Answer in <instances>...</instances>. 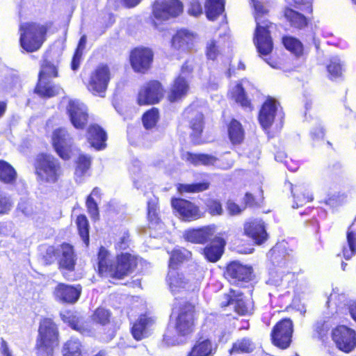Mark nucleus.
<instances>
[{"label": "nucleus", "mask_w": 356, "mask_h": 356, "mask_svg": "<svg viewBox=\"0 0 356 356\" xmlns=\"http://www.w3.org/2000/svg\"><path fill=\"white\" fill-rule=\"evenodd\" d=\"M195 35L186 29H179L171 38V47L175 50L188 52L194 47Z\"/></svg>", "instance_id": "nucleus-29"}, {"label": "nucleus", "mask_w": 356, "mask_h": 356, "mask_svg": "<svg viewBox=\"0 0 356 356\" xmlns=\"http://www.w3.org/2000/svg\"><path fill=\"white\" fill-rule=\"evenodd\" d=\"M197 323L198 311L195 303L185 300L173 304L162 342L168 346L180 344L195 333Z\"/></svg>", "instance_id": "nucleus-1"}, {"label": "nucleus", "mask_w": 356, "mask_h": 356, "mask_svg": "<svg viewBox=\"0 0 356 356\" xmlns=\"http://www.w3.org/2000/svg\"><path fill=\"white\" fill-rule=\"evenodd\" d=\"M234 311L241 316H250L254 312V303L243 297V293L235 295Z\"/></svg>", "instance_id": "nucleus-38"}, {"label": "nucleus", "mask_w": 356, "mask_h": 356, "mask_svg": "<svg viewBox=\"0 0 356 356\" xmlns=\"http://www.w3.org/2000/svg\"><path fill=\"white\" fill-rule=\"evenodd\" d=\"M293 196V207L299 208L306 205L314 200L313 195L303 184H296L291 188Z\"/></svg>", "instance_id": "nucleus-32"}, {"label": "nucleus", "mask_w": 356, "mask_h": 356, "mask_svg": "<svg viewBox=\"0 0 356 356\" xmlns=\"http://www.w3.org/2000/svg\"><path fill=\"white\" fill-rule=\"evenodd\" d=\"M54 149L58 156L64 161H67L71 158V149L64 145L56 147Z\"/></svg>", "instance_id": "nucleus-63"}, {"label": "nucleus", "mask_w": 356, "mask_h": 356, "mask_svg": "<svg viewBox=\"0 0 356 356\" xmlns=\"http://www.w3.org/2000/svg\"><path fill=\"white\" fill-rule=\"evenodd\" d=\"M154 60V52L149 47L136 46L131 48L129 53V63L136 74H147L153 67Z\"/></svg>", "instance_id": "nucleus-12"}, {"label": "nucleus", "mask_w": 356, "mask_h": 356, "mask_svg": "<svg viewBox=\"0 0 356 356\" xmlns=\"http://www.w3.org/2000/svg\"><path fill=\"white\" fill-rule=\"evenodd\" d=\"M293 6L300 10L302 12L305 13L312 14V3L311 1H300L297 0H293Z\"/></svg>", "instance_id": "nucleus-62"}, {"label": "nucleus", "mask_w": 356, "mask_h": 356, "mask_svg": "<svg viewBox=\"0 0 356 356\" xmlns=\"http://www.w3.org/2000/svg\"><path fill=\"white\" fill-rule=\"evenodd\" d=\"M160 119V111L156 107H152L143 113L141 120L144 128L150 130L156 127Z\"/></svg>", "instance_id": "nucleus-43"}, {"label": "nucleus", "mask_w": 356, "mask_h": 356, "mask_svg": "<svg viewBox=\"0 0 356 356\" xmlns=\"http://www.w3.org/2000/svg\"><path fill=\"white\" fill-rule=\"evenodd\" d=\"M97 260L99 277L113 284L128 277L138 266V258L136 256L129 252H122L111 259L109 252L104 246L99 248Z\"/></svg>", "instance_id": "nucleus-2"}, {"label": "nucleus", "mask_w": 356, "mask_h": 356, "mask_svg": "<svg viewBox=\"0 0 356 356\" xmlns=\"http://www.w3.org/2000/svg\"><path fill=\"white\" fill-rule=\"evenodd\" d=\"M225 0H206L204 12L210 21L216 20L225 11Z\"/></svg>", "instance_id": "nucleus-37"}, {"label": "nucleus", "mask_w": 356, "mask_h": 356, "mask_svg": "<svg viewBox=\"0 0 356 356\" xmlns=\"http://www.w3.org/2000/svg\"><path fill=\"white\" fill-rule=\"evenodd\" d=\"M184 11V4L180 0L155 1L152 6V15L160 22L168 21L179 17Z\"/></svg>", "instance_id": "nucleus-16"}, {"label": "nucleus", "mask_w": 356, "mask_h": 356, "mask_svg": "<svg viewBox=\"0 0 356 356\" xmlns=\"http://www.w3.org/2000/svg\"><path fill=\"white\" fill-rule=\"evenodd\" d=\"M256 23L252 41L260 56L270 55L274 47L271 29L274 24L270 19L269 9L265 0H250Z\"/></svg>", "instance_id": "nucleus-3"}, {"label": "nucleus", "mask_w": 356, "mask_h": 356, "mask_svg": "<svg viewBox=\"0 0 356 356\" xmlns=\"http://www.w3.org/2000/svg\"><path fill=\"white\" fill-rule=\"evenodd\" d=\"M189 89V83L186 79L179 75L170 84L166 99L170 104L181 102L187 96Z\"/></svg>", "instance_id": "nucleus-25"}, {"label": "nucleus", "mask_w": 356, "mask_h": 356, "mask_svg": "<svg viewBox=\"0 0 356 356\" xmlns=\"http://www.w3.org/2000/svg\"><path fill=\"white\" fill-rule=\"evenodd\" d=\"M227 241L222 233H218L212 241L201 249V254L209 262L216 263L225 253Z\"/></svg>", "instance_id": "nucleus-21"}, {"label": "nucleus", "mask_w": 356, "mask_h": 356, "mask_svg": "<svg viewBox=\"0 0 356 356\" xmlns=\"http://www.w3.org/2000/svg\"><path fill=\"white\" fill-rule=\"evenodd\" d=\"M186 250L175 248L170 252L168 268L169 269H177L179 264L186 260L187 257L184 252Z\"/></svg>", "instance_id": "nucleus-51"}, {"label": "nucleus", "mask_w": 356, "mask_h": 356, "mask_svg": "<svg viewBox=\"0 0 356 356\" xmlns=\"http://www.w3.org/2000/svg\"><path fill=\"white\" fill-rule=\"evenodd\" d=\"M326 170L327 175L332 179L341 177L344 172L343 166L339 162L328 165Z\"/></svg>", "instance_id": "nucleus-57"}, {"label": "nucleus", "mask_w": 356, "mask_h": 356, "mask_svg": "<svg viewBox=\"0 0 356 356\" xmlns=\"http://www.w3.org/2000/svg\"><path fill=\"white\" fill-rule=\"evenodd\" d=\"M264 202V191L261 186L245 192L241 200V204L245 209H257L261 207Z\"/></svg>", "instance_id": "nucleus-33"}, {"label": "nucleus", "mask_w": 356, "mask_h": 356, "mask_svg": "<svg viewBox=\"0 0 356 356\" xmlns=\"http://www.w3.org/2000/svg\"><path fill=\"white\" fill-rule=\"evenodd\" d=\"M188 13L194 17H198L202 13V7L198 0H193L190 2Z\"/></svg>", "instance_id": "nucleus-61"}, {"label": "nucleus", "mask_w": 356, "mask_h": 356, "mask_svg": "<svg viewBox=\"0 0 356 356\" xmlns=\"http://www.w3.org/2000/svg\"><path fill=\"white\" fill-rule=\"evenodd\" d=\"M327 76L332 81L340 79L343 76V67L340 60L337 58H332L329 60L326 66Z\"/></svg>", "instance_id": "nucleus-47"}, {"label": "nucleus", "mask_w": 356, "mask_h": 356, "mask_svg": "<svg viewBox=\"0 0 356 356\" xmlns=\"http://www.w3.org/2000/svg\"><path fill=\"white\" fill-rule=\"evenodd\" d=\"M206 211L211 216H221L223 213V208L221 202L215 198H209L205 202Z\"/></svg>", "instance_id": "nucleus-52"}, {"label": "nucleus", "mask_w": 356, "mask_h": 356, "mask_svg": "<svg viewBox=\"0 0 356 356\" xmlns=\"http://www.w3.org/2000/svg\"><path fill=\"white\" fill-rule=\"evenodd\" d=\"M170 204L174 213L186 222L197 220L203 216L200 207L194 202L182 198L172 197Z\"/></svg>", "instance_id": "nucleus-18"}, {"label": "nucleus", "mask_w": 356, "mask_h": 356, "mask_svg": "<svg viewBox=\"0 0 356 356\" xmlns=\"http://www.w3.org/2000/svg\"><path fill=\"white\" fill-rule=\"evenodd\" d=\"M92 158L87 154H79L75 161L74 173L79 177L84 176L90 170Z\"/></svg>", "instance_id": "nucleus-45"}, {"label": "nucleus", "mask_w": 356, "mask_h": 356, "mask_svg": "<svg viewBox=\"0 0 356 356\" xmlns=\"http://www.w3.org/2000/svg\"><path fill=\"white\" fill-rule=\"evenodd\" d=\"M68 119L77 130H85L89 124V108L86 104L78 99H70L66 106Z\"/></svg>", "instance_id": "nucleus-15"}, {"label": "nucleus", "mask_w": 356, "mask_h": 356, "mask_svg": "<svg viewBox=\"0 0 356 356\" xmlns=\"http://www.w3.org/2000/svg\"><path fill=\"white\" fill-rule=\"evenodd\" d=\"M52 22L40 24L34 22L22 23L19 26V44L23 51L31 54L39 51L47 40Z\"/></svg>", "instance_id": "nucleus-5"}, {"label": "nucleus", "mask_w": 356, "mask_h": 356, "mask_svg": "<svg viewBox=\"0 0 356 356\" xmlns=\"http://www.w3.org/2000/svg\"><path fill=\"white\" fill-rule=\"evenodd\" d=\"M186 161L195 166L200 165L204 166H213L216 164L218 159L216 156L209 154L187 152L186 153Z\"/></svg>", "instance_id": "nucleus-36"}, {"label": "nucleus", "mask_w": 356, "mask_h": 356, "mask_svg": "<svg viewBox=\"0 0 356 356\" xmlns=\"http://www.w3.org/2000/svg\"><path fill=\"white\" fill-rule=\"evenodd\" d=\"M314 333L316 337L321 340L325 341L327 339L330 327L325 321H318L314 324Z\"/></svg>", "instance_id": "nucleus-56"}, {"label": "nucleus", "mask_w": 356, "mask_h": 356, "mask_svg": "<svg viewBox=\"0 0 356 356\" xmlns=\"http://www.w3.org/2000/svg\"><path fill=\"white\" fill-rule=\"evenodd\" d=\"M222 276L229 284L241 288L246 286L255 277L251 265L238 260L230 261L225 264Z\"/></svg>", "instance_id": "nucleus-10"}, {"label": "nucleus", "mask_w": 356, "mask_h": 356, "mask_svg": "<svg viewBox=\"0 0 356 356\" xmlns=\"http://www.w3.org/2000/svg\"><path fill=\"white\" fill-rule=\"evenodd\" d=\"M216 230V225L211 224L197 228H189L184 231L183 236L187 242L204 245L212 241L218 234Z\"/></svg>", "instance_id": "nucleus-20"}, {"label": "nucleus", "mask_w": 356, "mask_h": 356, "mask_svg": "<svg viewBox=\"0 0 356 356\" xmlns=\"http://www.w3.org/2000/svg\"><path fill=\"white\" fill-rule=\"evenodd\" d=\"M236 92L234 95V100L240 104L243 108H249L250 111L253 109V106L250 100L248 98L245 89L241 83L236 85Z\"/></svg>", "instance_id": "nucleus-49"}, {"label": "nucleus", "mask_w": 356, "mask_h": 356, "mask_svg": "<svg viewBox=\"0 0 356 356\" xmlns=\"http://www.w3.org/2000/svg\"><path fill=\"white\" fill-rule=\"evenodd\" d=\"M35 345L37 356H54L56 348L60 343L58 325L51 318H43L39 323Z\"/></svg>", "instance_id": "nucleus-7"}, {"label": "nucleus", "mask_w": 356, "mask_h": 356, "mask_svg": "<svg viewBox=\"0 0 356 356\" xmlns=\"http://www.w3.org/2000/svg\"><path fill=\"white\" fill-rule=\"evenodd\" d=\"M243 234L250 238L255 245H261L268 239L265 222L259 218L250 219L245 222Z\"/></svg>", "instance_id": "nucleus-19"}, {"label": "nucleus", "mask_w": 356, "mask_h": 356, "mask_svg": "<svg viewBox=\"0 0 356 356\" xmlns=\"http://www.w3.org/2000/svg\"><path fill=\"white\" fill-rule=\"evenodd\" d=\"M155 322V318L149 313L140 314L132 323L130 328L133 338L136 341H141L148 337Z\"/></svg>", "instance_id": "nucleus-22"}, {"label": "nucleus", "mask_w": 356, "mask_h": 356, "mask_svg": "<svg viewBox=\"0 0 356 356\" xmlns=\"http://www.w3.org/2000/svg\"><path fill=\"white\" fill-rule=\"evenodd\" d=\"M76 224L77 227L78 233L80 237L82 238L83 243L86 246H88L90 243L89 236V222L86 216L83 214L77 216L76 220Z\"/></svg>", "instance_id": "nucleus-46"}, {"label": "nucleus", "mask_w": 356, "mask_h": 356, "mask_svg": "<svg viewBox=\"0 0 356 356\" xmlns=\"http://www.w3.org/2000/svg\"><path fill=\"white\" fill-rule=\"evenodd\" d=\"M17 172L13 165L5 160L0 159V181L13 184L16 181Z\"/></svg>", "instance_id": "nucleus-41"}, {"label": "nucleus", "mask_w": 356, "mask_h": 356, "mask_svg": "<svg viewBox=\"0 0 356 356\" xmlns=\"http://www.w3.org/2000/svg\"><path fill=\"white\" fill-rule=\"evenodd\" d=\"M275 158L277 161L282 162L285 166L292 172L296 171L299 168L298 161H293L281 151L277 152Z\"/></svg>", "instance_id": "nucleus-54"}, {"label": "nucleus", "mask_w": 356, "mask_h": 356, "mask_svg": "<svg viewBox=\"0 0 356 356\" xmlns=\"http://www.w3.org/2000/svg\"><path fill=\"white\" fill-rule=\"evenodd\" d=\"M59 76L58 65L43 56L40 65L38 80L33 92L39 97L49 99L58 94V88L51 79Z\"/></svg>", "instance_id": "nucleus-8"}, {"label": "nucleus", "mask_w": 356, "mask_h": 356, "mask_svg": "<svg viewBox=\"0 0 356 356\" xmlns=\"http://www.w3.org/2000/svg\"><path fill=\"white\" fill-rule=\"evenodd\" d=\"M112 79V72L108 64L99 63L89 73L83 84L92 95L105 97Z\"/></svg>", "instance_id": "nucleus-9"}, {"label": "nucleus", "mask_w": 356, "mask_h": 356, "mask_svg": "<svg viewBox=\"0 0 356 356\" xmlns=\"http://www.w3.org/2000/svg\"><path fill=\"white\" fill-rule=\"evenodd\" d=\"M82 56V53L78 52V51H74L70 63V67L73 71H76L79 68Z\"/></svg>", "instance_id": "nucleus-64"}, {"label": "nucleus", "mask_w": 356, "mask_h": 356, "mask_svg": "<svg viewBox=\"0 0 356 356\" xmlns=\"http://www.w3.org/2000/svg\"><path fill=\"white\" fill-rule=\"evenodd\" d=\"M346 197V195L343 193L330 194L324 200V203L332 208H336L343 205Z\"/></svg>", "instance_id": "nucleus-53"}, {"label": "nucleus", "mask_w": 356, "mask_h": 356, "mask_svg": "<svg viewBox=\"0 0 356 356\" xmlns=\"http://www.w3.org/2000/svg\"><path fill=\"white\" fill-rule=\"evenodd\" d=\"M62 355L63 356H83L81 341L77 337H71L63 343Z\"/></svg>", "instance_id": "nucleus-40"}, {"label": "nucleus", "mask_w": 356, "mask_h": 356, "mask_svg": "<svg viewBox=\"0 0 356 356\" xmlns=\"http://www.w3.org/2000/svg\"><path fill=\"white\" fill-rule=\"evenodd\" d=\"M13 206L10 198L0 191V215H5L9 213Z\"/></svg>", "instance_id": "nucleus-59"}, {"label": "nucleus", "mask_w": 356, "mask_h": 356, "mask_svg": "<svg viewBox=\"0 0 356 356\" xmlns=\"http://www.w3.org/2000/svg\"><path fill=\"white\" fill-rule=\"evenodd\" d=\"M181 116L191 130L190 138L192 141L195 144L202 143V136L205 127V116L200 111V106L194 103L189 104L184 109Z\"/></svg>", "instance_id": "nucleus-11"}, {"label": "nucleus", "mask_w": 356, "mask_h": 356, "mask_svg": "<svg viewBox=\"0 0 356 356\" xmlns=\"http://www.w3.org/2000/svg\"><path fill=\"white\" fill-rule=\"evenodd\" d=\"M147 218L151 225H159L161 218L159 213V204L153 200H149L147 203Z\"/></svg>", "instance_id": "nucleus-48"}, {"label": "nucleus", "mask_w": 356, "mask_h": 356, "mask_svg": "<svg viewBox=\"0 0 356 356\" xmlns=\"http://www.w3.org/2000/svg\"><path fill=\"white\" fill-rule=\"evenodd\" d=\"M331 337L336 347L345 353H349L356 348V332L346 325L336 326L332 330Z\"/></svg>", "instance_id": "nucleus-17"}, {"label": "nucleus", "mask_w": 356, "mask_h": 356, "mask_svg": "<svg viewBox=\"0 0 356 356\" xmlns=\"http://www.w3.org/2000/svg\"><path fill=\"white\" fill-rule=\"evenodd\" d=\"M226 209L229 215L232 216L240 215L245 209L243 205L240 206L231 200L227 201Z\"/></svg>", "instance_id": "nucleus-60"}, {"label": "nucleus", "mask_w": 356, "mask_h": 356, "mask_svg": "<svg viewBox=\"0 0 356 356\" xmlns=\"http://www.w3.org/2000/svg\"><path fill=\"white\" fill-rule=\"evenodd\" d=\"M34 173L38 181L47 184H56L63 175V167L58 159L54 155L40 152L33 163Z\"/></svg>", "instance_id": "nucleus-6"}, {"label": "nucleus", "mask_w": 356, "mask_h": 356, "mask_svg": "<svg viewBox=\"0 0 356 356\" xmlns=\"http://www.w3.org/2000/svg\"><path fill=\"white\" fill-rule=\"evenodd\" d=\"M216 347L211 338L200 335L191 346L186 356H214Z\"/></svg>", "instance_id": "nucleus-27"}, {"label": "nucleus", "mask_w": 356, "mask_h": 356, "mask_svg": "<svg viewBox=\"0 0 356 356\" xmlns=\"http://www.w3.org/2000/svg\"><path fill=\"white\" fill-rule=\"evenodd\" d=\"M283 16L290 26L296 30H302L306 29L310 22V19L304 14L292 9L290 7H285L283 10Z\"/></svg>", "instance_id": "nucleus-30"}, {"label": "nucleus", "mask_w": 356, "mask_h": 356, "mask_svg": "<svg viewBox=\"0 0 356 356\" xmlns=\"http://www.w3.org/2000/svg\"><path fill=\"white\" fill-rule=\"evenodd\" d=\"M60 317L63 323L67 324L72 330L81 334H90L92 329L90 323L83 320L77 312L67 309L60 313Z\"/></svg>", "instance_id": "nucleus-24"}, {"label": "nucleus", "mask_w": 356, "mask_h": 356, "mask_svg": "<svg viewBox=\"0 0 356 356\" xmlns=\"http://www.w3.org/2000/svg\"><path fill=\"white\" fill-rule=\"evenodd\" d=\"M65 136L66 131L64 129L61 128L55 129L52 134V147L54 148L60 145H63L65 143Z\"/></svg>", "instance_id": "nucleus-58"}, {"label": "nucleus", "mask_w": 356, "mask_h": 356, "mask_svg": "<svg viewBox=\"0 0 356 356\" xmlns=\"http://www.w3.org/2000/svg\"><path fill=\"white\" fill-rule=\"evenodd\" d=\"M86 206L92 220L94 221L98 220L99 219V207L94 197H91V195H88Z\"/></svg>", "instance_id": "nucleus-55"}, {"label": "nucleus", "mask_w": 356, "mask_h": 356, "mask_svg": "<svg viewBox=\"0 0 356 356\" xmlns=\"http://www.w3.org/2000/svg\"><path fill=\"white\" fill-rule=\"evenodd\" d=\"M165 88L158 79H149L138 89L136 103L140 106L159 104L164 97Z\"/></svg>", "instance_id": "nucleus-13"}, {"label": "nucleus", "mask_w": 356, "mask_h": 356, "mask_svg": "<svg viewBox=\"0 0 356 356\" xmlns=\"http://www.w3.org/2000/svg\"><path fill=\"white\" fill-rule=\"evenodd\" d=\"M90 318L94 323L101 326H107L112 321L113 314L109 309L99 306L94 310Z\"/></svg>", "instance_id": "nucleus-42"}, {"label": "nucleus", "mask_w": 356, "mask_h": 356, "mask_svg": "<svg viewBox=\"0 0 356 356\" xmlns=\"http://www.w3.org/2000/svg\"><path fill=\"white\" fill-rule=\"evenodd\" d=\"M227 132L228 138L233 146L241 145L244 140L245 129L238 120L232 118L227 124Z\"/></svg>", "instance_id": "nucleus-31"}, {"label": "nucleus", "mask_w": 356, "mask_h": 356, "mask_svg": "<svg viewBox=\"0 0 356 356\" xmlns=\"http://www.w3.org/2000/svg\"><path fill=\"white\" fill-rule=\"evenodd\" d=\"M82 291L80 284L70 285L58 283L54 290L56 300L63 303L74 304L79 299Z\"/></svg>", "instance_id": "nucleus-23"}, {"label": "nucleus", "mask_w": 356, "mask_h": 356, "mask_svg": "<svg viewBox=\"0 0 356 356\" xmlns=\"http://www.w3.org/2000/svg\"><path fill=\"white\" fill-rule=\"evenodd\" d=\"M221 55L219 42L211 39L207 42L205 47V56L208 60H216Z\"/></svg>", "instance_id": "nucleus-50"}, {"label": "nucleus", "mask_w": 356, "mask_h": 356, "mask_svg": "<svg viewBox=\"0 0 356 356\" xmlns=\"http://www.w3.org/2000/svg\"><path fill=\"white\" fill-rule=\"evenodd\" d=\"M86 130L87 141L92 147L96 150H102L106 148L107 133L100 125L92 123L86 127Z\"/></svg>", "instance_id": "nucleus-26"}, {"label": "nucleus", "mask_w": 356, "mask_h": 356, "mask_svg": "<svg viewBox=\"0 0 356 356\" xmlns=\"http://www.w3.org/2000/svg\"><path fill=\"white\" fill-rule=\"evenodd\" d=\"M255 343L252 338L245 337L236 339L229 350L230 355L250 354L255 349Z\"/></svg>", "instance_id": "nucleus-35"}, {"label": "nucleus", "mask_w": 356, "mask_h": 356, "mask_svg": "<svg viewBox=\"0 0 356 356\" xmlns=\"http://www.w3.org/2000/svg\"><path fill=\"white\" fill-rule=\"evenodd\" d=\"M281 41L284 48L296 56L300 57L303 55V44L297 38L285 35L282 37Z\"/></svg>", "instance_id": "nucleus-39"}, {"label": "nucleus", "mask_w": 356, "mask_h": 356, "mask_svg": "<svg viewBox=\"0 0 356 356\" xmlns=\"http://www.w3.org/2000/svg\"><path fill=\"white\" fill-rule=\"evenodd\" d=\"M294 332L293 321L288 317L279 320L272 327L270 333L271 343L280 350L290 347Z\"/></svg>", "instance_id": "nucleus-14"}, {"label": "nucleus", "mask_w": 356, "mask_h": 356, "mask_svg": "<svg viewBox=\"0 0 356 356\" xmlns=\"http://www.w3.org/2000/svg\"><path fill=\"white\" fill-rule=\"evenodd\" d=\"M166 281L172 293H177L184 289L188 283L183 273L173 268L168 270Z\"/></svg>", "instance_id": "nucleus-34"}, {"label": "nucleus", "mask_w": 356, "mask_h": 356, "mask_svg": "<svg viewBox=\"0 0 356 356\" xmlns=\"http://www.w3.org/2000/svg\"><path fill=\"white\" fill-rule=\"evenodd\" d=\"M40 259L44 266H51L57 261L58 269L67 281H76L77 277L72 274L76 266V254L73 245L63 242L58 247L47 245L40 253Z\"/></svg>", "instance_id": "nucleus-4"}, {"label": "nucleus", "mask_w": 356, "mask_h": 356, "mask_svg": "<svg viewBox=\"0 0 356 356\" xmlns=\"http://www.w3.org/2000/svg\"><path fill=\"white\" fill-rule=\"evenodd\" d=\"M277 113L276 101L268 97L261 105L259 111L258 120L262 128L269 129L273 124Z\"/></svg>", "instance_id": "nucleus-28"}, {"label": "nucleus", "mask_w": 356, "mask_h": 356, "mask_svg": "<svg viewBox=\"0 0 356 356\" xmlns=\"http://www.w3.org/2000/svg\"><path fill=\"white\" fill-rule=\"evenodd\" d=\"M210 183L204 181L193 184H179L177 189L180 193H195L205 191L209 188Z\"/></svg>", "instance_id": "nucleus-44"}]
</instances>
